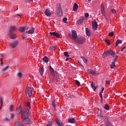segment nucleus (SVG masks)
<instances>
[{
    "instance_id": "1",
    "label": "nucleus",
    "mask_w": 126,
    "mask_h": 126,
    "mask_svg": "<svg viewBox=\"0 0 126 126\" xmlns=\"http://www.w3.org/2000/svg\"><path fill=\"white\" fill-rule=\"evenodd\" d=\"M112 56L113 58H115L116 59V53L112 51V50H109L106 51V52H104L103 53V57L104 58H106V57H108V56Z\"/></svg>"
},
{
    "instance_id": "2",
    "label": "nucleus",
    "mask_w": 126,
    "mask_h": 126,
    "mask_svg": "<svg viewBox=\"0 0 126 126\" xmlns=\"http://www.w3.org/2000/svg\"><path fill=\"white\" fill-rule=\"evenodd\" d=\"M57 13L58 16H63V10H62V7H61V4L58 3L56 8Z\"/></svg>"
},
{
    "instance_id": "3",
    "label": "nucleus",
    "mask_w": 126,
    "mask_h": 126,
    "mask_svg": "<svg viewBox=\"0 0 126 126\" xmlns=\"http://www.w3.org/2000/svg\"><path fill=\"white\" fill-rule=\"evenodd\" d=\"M27 94L29 98H31L32 96V88L31 87H28L26 90V95L27 96Z\"/></svg>"
},
{
    "instance_id": "4",
    "label": "nucleus",
    "mask_w": 126,
    "mask_h": 126,
    "mask_svg": "<svg viewBox=\"0 0 126 126\" xmlns=\"http://www.w3.org/2000/svg\"><path fill=\"white\" fill-rule=\"evenodd\" d=\"M87 72L90 74H92V75H99V73L96 72L95 71L91 69H88L87 70Z\"/></svg>"
},
{
    "instance_id": "5",
    "label": "nucleus",
    "mask_w": 126,
    "mask_h": 126,
    "mask_svg": "<svg viewBox=\"0 0 126 126\" xmlns=\"http://www.w3.org/2000/svg\"><path fill=\"white\" fill-rule=\"evenodd\" d=\"M92 25L93 30L96 31V30H97V27H98V24H97L96 20H94L92 22Z\"/></svg>"
},
{
    "instance_id": "6",
    "label": "nucleus",
    "mask_w": 126,
    "mask_h": 126,
    "mask_svg": "<svg viewBox=\"0 0 126 126\" xmlns=\"http://www.w3.org/2000/svg\"><path fill=\"white\" fill-rule=\"evenodd\" d=\"M85 40H86L85 38L81 37V38H79L78 39H77L76 40V42H77V43H78V44H80L81 45L85 42Z\"/></svg>"
},
{
    "instance_id": "7",
    "label": "nucleus",
    "mask_w": 126,
    "mask_h": 126,
    "mask_svg": "<svg viewBox=\"0 0 126 126\" xmlns=\"http://www.w3.org/2000/svg\"><path fill=\"white\" fill-rule=\"evenodd\" d=\"M118 56L116 55L115 59L114 60V61L112 63V64L110 65L111 68H115L116 67V65L115 64V63H116V61L117 59H118Z\"/></svg>"
},
{
    "instance_id": "8",
    "label": "nucleus",
    "mask_w": 126,
    "mask_h": 126,
    "mask_svg": "<svg viewBox=\"0 0 126 126\" xmlns=\"http://www.w3.org/2000/svg\"><path fill=\"white\" fill-rule=\"evenodd\" d=\"M18 44V42L17 41H15L11 43L10 44V46L11 48H12V49H14V48H15V47L17 46Z\"/></svg>"
},
{
    "instance_id": "9",
    "label": "nucleus",
    "mask_w": 126,
    "mask_h": 126,
    "mask_svg": "<svg viewBox=\"0 0 126 126\" xmlns=\"http://www.w3.org/2000/svg\"><path fill=\"white\" fill-rule=\"evenodd\" d=\"M10 37L11 39L14 40L15 39H16V38H17V35H16V34L14 33L10 32Z\"/></svg>"
},
{
    "instance_id": "10",
    "label": "nucleus",
    "mask_w": 126,
    "mask_h": 126,
    "mask_svg": "<svg viewBox=\"0 0 126 126\" xmlns=\"http://www.w3.org/2000/svg\"><path fill=\"white\" fill-rule=\"evenodd\" d=\"M45 14L46 15V16H51L52 15V13L50 11L49 9H46L45 11Z\"/></svg>"
},
{
    "instance_id": "11",
    "label": "nucleus",
    "mask_w": 126,
    "mask_h": 126,
    "mask_svg": "<svg viewBox=\"0 0 126 126\" xmlns=\"http://www.w3.org/2000/svg\"><path fill=\"white\" fill-rule=\"evenodd\" d=\"M72 36L74 40H75V39H76L77 37V33H76V31H72Z\"/></svg>"
},
{
    "instance_id": "12",
    "label": "nucleus",
    "mask_w": 126,
    "mask_h": 126,
    "mask_svg": "<svg viewBox=\"0 0 126 126\" xmlns=\"http://www.w3.org/2000/svg\"><path fill=\"white\" fill-rule=\"evenodd\" d=\"M100 9L102 16H105V8H104V5H101Z\"/></svg>"
},
{
    "instance_id": "13",
    "label": "nucleus",
    "mask_w": 126,
    "mask_h": 126,
    "mask_svg": "<svg viewBox=\"0 0 126 126\" xmlns=\"http://www.w3.org/2000/svg\"><path fill=\"white\" fill-rule=\"evenodd\" d=\"M56 123L57 124L58 126H64L63 124V122L61 121V120H59V119H56Z\"/></svg>"
},
{
    "instance_id": "14",
    "label": "nucleus",
    "mask_w": 126,
    "mask_h": 126,
    "mask_svg": "<svg viewBox=\"0 0 126 126\" xmlns=\"http://www.w3.org/2000/svg\"><path fill=\"white\" fill-rule=\"evenodd\" d=\"M26 107L27 108V110H31V103H30V102L29 101H28L26 103Z\"/></svg>"
},
{
    "instance_id": "15",
    "label": "nucleus",
    "mask_w": 126,
    "mask_h": 126,
    "mask_svg": "<svg viewBox=\"0 0 126 126\" xmlns=\"http://www.w3.org/2000/svg\"><path fill=\"white\" fill-rule=\"evenodd\" d=\"M83 20H84V17H81L77 22L78 24L79 25H80V24H82V23H83Z\"/></svg>"
},
{
    "instance_id": "16",
    "label": "nucleus",
    "mask_w": 126,
    "mask_h": 126,
    "mask_svg": "<svg viewBox=\"0 0 126 126\" xmlns=\"http://www.w3.org/2000/svg\"><path fill=\"white\" fill-rule=\"evenodd\" d=\"M49 69L50 71V74H51L52 76L55 75V70H54V68H53L52 66H50Z\"/></svg>"
},
{
    "instance_id": "17",
    "label": "nucleus",
    "mask_w": 126,
    "mask_h": 126,
    "mask_svg": "<svg viewBox=\"0 0 126 126\" xmlns=\"http://www.w3.org/2000/svg\"><path fill=\"white\" fill-rule=\"evenodd\" d=\"M17 111L19 113V114H20L22 112V108H21V106L18 105L17 106Z\"/></svg>"
},
{
    "instance_id": "18",
    "label": "nucleus",
    "mask_w": 126,
    "mask_h": 126,
    "mask_svg": "<svg viewBox=\"0 0 126 126\" xmlns=\"http://www.w3.org/2000/svg\"><path fill=\"white\" fill-rule=\"evenodd\" d=\"M78 8V5L76 3H75L73 6V11H76Z\"/></svg>"
},
{
    "instance_id": "19",
    "label": "nucleus",
    "mask_w": 126,
    "mask_h": 126,
    "mask_svg": "<svg viewBox=\"0 0 126 126\" xmlns=\"http://www.w3.org/2000/svg\"><path fill=\"white\" fill-rule=\"evenodd\" d=\"M86 34L87 36H91V32H90V31H89V28H86Z\"/></svg>"
},
{
    "instance_id": "20",
    "label": "nucleus",
    "mask_w": 126,
    "mask_h": 126,
    "mask_svg": "<svg viewBox=\"0 0 126 126\" xmlns=\"http://www.w3.org/2000/svg\"><path fill=\"white\" fill-rule=\"evenodd\" d=\"M68 122L71 124H74L75 123V119L74 118H70L68 119Z\"/></svg>"
},
{
    "instance_id": "21",
    "label": "nucleus",
    "mask_w": 126,
    "mask_h": 126,
    "mask_svg": "<svg viewBox=\"0 0 126 126\" xmlns=\"http://www.w3.org/2000/svg\"><path fill=\"white\" fill-rule=\"evenodd\" d=\"M92 88L93 89L94 91H96V89L98 88V86L94 85L93 83H92L91 84Z\"/></svg>"
},
{
    "instance_id": "22",
    "label": "nucleus",
    "mask_w": 126,
    "mask_h": 126,
    "mask_svg": "<svg viewBox=\"0 0 126 126\" xmlns=\"http://www.w3.org/2000/svg\"><path fill=\"white\" fill-rule=\"evenodd\" d=\"M15 29H16V27L11 26L10 29L9 33H11L12 31H15Z\"/></svg>"
},
{
    "instance_id": "23",
    "label": "nucleus",
    "mask_w": 126,
    "mask_h": 126,
    "mask_svg": "<svg viewBox=\"0 0 126 126\" xmlns=\"http://www.w3.org/2000/svg\"><path fill=\"white\" fill-rule=\"evenodd\" d=\"M43 61L45 63H49V58H48V57H47V56H45L43 58Z\"/></svg>"
},
{
    "instance_id": "24",
    "label": "nucleus",
    "mask_w": 126,
    "mask_h": 126,
    "mask_svg": "<svg viewBox=\"0 0 126 126\" xmlns=\"http://www.w3.org/2000/svg\"><path fill=\"white\" fill-rule=\"evenodd\" d=\"M26 30V28H24V27H20L19 29V31H20V32H25Z\"/></svg>"
},
{
    "instance_id": "25",
    "label": "nucleus",
    "mask_w": 126,
    "mask_h": 126,
    "mask_svg": "<svg viewBox=\"0 0 126 126\" xmlns=\"http://www.w3.org/2000/svg\"><path fill=\"white\" fill-rule=\"evenodd\" d=\"M9 66L8 65H6V66L4 67L3 69L1 70V72L3 73L5 71V70H7V68H8Z\"/></svg>"
},
{
    "instance_id": "26",
    "label": "nucleus",
    "mask_w": 126,
    "mask_h": 126,
    "mask_svg": "<svg viewBox=\"0 0 126 126\" xmlns=\"http://www.w3.org/2000/svg\"><path fill=\"white\" fill-rule=\"evenodd\" d=\"M39 72L40 73L41 75H43L44 74V68H40L39 70Z\"/></svg>"
},
{
    "instance_id": "27",
    "label": "nucleus",
    "mask_w": 126,
    "mask_h": 126,
    "mask_svg": "<svg viewBox=\"0 0 126 126\" xmlns=\"http://www.w3.org/2000/svg\"><path fill=\"white\" fill-rule=\"evenodd\" d=\"M49 49L50 51H51L52 52H54V51H55L56 50V47L54 46H51L50 48H49Z\"/></svg>"
},
{
    "instance_id": "28",
    "label": "nucleus",
    "mask_w": 126,
    "mask_h": 126,
    "mask_svg": "<svg viewBox=\"0 0 126 126\" xmlns=\"http://www.w3.org/2000/svg\"><path fill=\"white\" fill-rule=\"evenodd\" d=\"M53 126V121L51 120L48 122V123L46 125V126Z\"/></svg>"
},
{
    "instance_id": "29",
    "label": "nucleus",
    "mask_w": 126,
    "mask_h": 126,
    "mask_svg": "<svg viewBox=\"0 0 126 126\" xmlns=\"http://www.w3.org/2000/svg\"><path fill=\"white\" fill-rule=\"evenodd\" d=\"M122 41L119 39L116 42V46L117 47L118 46V45H119V44H121Z\"/></svg>"
},
{
    "instance_id": "30",
    "label": "nucleus",
    "mask_w": 126,
    "mask_h": 126,
    "mask_svg": "<svg viewBox=\"0 0 126 126\" xmlns=\"http://www.w3.org/2000/svg\"><path fill=\"white\" fill-rule=\"evenodd\" d=\"M81 58L82 59V60H83L84 63H87V60H86V59H85V58L84 57L82 56L81 57Z\"/></svg>"
},
{
    "instance_id": "31",
    "label": "nucleus",
    "mask_w": 126,
    "mask_h": 126,
    "mask_svg": "<svg viewBox=\"0 0 126 126\" xmlns=\"http://www.w3.org/2000/svg\"><path fill=\"white\" fill-rule=\"evenodd\" d=\"M8 116L10 117L9 119L11 120V119H13V118H14V114H10L8 115Z\"/></svg>"
},
{
    "instance_id": "32",
    "label": "nucleus",
    "mask_w": 126,
    "mask_h": 126,
    "mask_svg": "<svg viewBox=\"0 0 126 126\" xmlns=\"http://www.w3.org/2000/svg\"><path fill=\"white\" fill-rule=\"evenodd\" d=\"M26 33H28V34H32V28H31V30L28 31H26Z\"/></svg>"
},
{
    "instance_id": "33",
    "label": "nucleus",
    "mask_w": 126,
    "mask_h": 126,
    "mask_svg": "<svg viewBox=\"0 0 126 126\" xmlns=\"http://www.w3.org/2000/svg\"><path fill=\"white\" fill-rule=\"evenodd\" d=\"M10 112H13V105H11L9 107Z\"/></svg>"
},
{
    "instance_id": "34",
    "label": "nucleus",
    "mask_w": 126,
    "mask_h": 126,
    "mask_svg": "<svg viewBox=\"0 0 126 126\" xmlns=\"http://www.w3.org/2000/svg\"><path fill=\"white\" fill-rule=\"evenodd\" d=\"M102 93H103L101 92L99 93V97H100L101 101H103V95H102Z\"/></svg>"
},
{
    "instance_id": "35",
    "label": "nucleus",
    "mask_w": 126,
    "mask_h": 126,
    "mask_svg": "<svg viewBox=\"0 0 126 126\" xmlns=\"http://www.w3.org/2000/svg\"><path fill=\"white\" fill-rule=\"evenodd\" d=\"M104 109H105V110H107L108 111L109 109V105L108 104L105 105L104 106Z\"/></svg>"
},
{
    "instance_id": "36",
    "label": "nucleus",
    "mask_w": 126,
    "mask_h": 126,
    "mask_svg": "<svg viewBox=\"0 0 126 126\" xmlns=\"http://www.w3.org/2000/svg\"><path fill=\"white\" fill-rule=\"evenodd\" d=\"M64 55L65 57H69V56L68 55V52H64Z\"/></svg>"
},
{
    "instance_id": "37",
    "label": "nucleus",
    "mask_w": 126,
    "mask_h": 126,
    "mask_svg": "<svg viewBox=\"0 0 126 126\" xmlns=\"http://www.w3.org/2000/svg\"><path fill=\"white\" fill-rule=\"evenodd\" d=\"M66 21H67V18H64L63 19V22H64V23H66Z\"/></svg>"
},
{
    "instance_id": "38",
    "label": "nucleus",
    "mask_w": 126,
    "mask_h": 126,
    "mask_svg": "<svg viewBox=\"0 0 126 126\" xmlns=\"http://www.w3.org/2000/svg\"><path fill=\"white\" fill-rule=\"evenodd\" d=\"M109 36H110V37H112L113 36H114V32H110L109 33Z\"/></svg>"
},
{
    "instance_id": "39",
    "label": "nucleus",
    "mask_w": 126,
    "mask_h": 126,
    "mask_svg": "<svg viewBox=\"0 0 126 126\" xmlns=\"http://www.w3.org/2000/svg\"><path fill=\"white\" fill-rule=\"evenodd\" d=\"M55 37H57V38H60V34L58 33H55V35H54Z\"/></svg>"
},
{
    "instance_id": "40",
    "label": "nucleus",
    "mask_w": 126,
    "mask_h": 126,
    "mask_svg": "<svg viewBox=\"0 0 126 126\" xmlns=\"http://www.w3.org/2000/svg\"><path fill=\"white\" fill-rule=\"evenodd\" d=\"M50 34L51 35V36H55L56 34V32H50Z\"/></svg>"
},
{
    "instance_id": "41",
    "label": "nucleus",
    "mask_w": 126,
    "mask_h": 126,
    "mask_svg": "<svg viewBox=\"0 0 126 126\" xmlns=\"http://www.w3.org/2000/svg\"><path fill=\"white\" fill-rule=\"evenodd\" d=\"M111 12H112V13H114V14L116 13V10H115V9H111Z\"/></svg>"
},
{
    "instance_id": "42",
    "label": "nucleus",
    "mask_w": 126,
    "mask_h": 126,
    "mask_svg": "<svg viewBox=\"0 0 126 126\" xmlns=\"http://www.w3.org/2000/svg\"><path fill=\"white\" fill-rule=\"evenodd\" d=\"M76 83L77 85H78V86H80V82H79V81H76Z\"/></svg>"
},
{
    "instance_id": "43",
    "label": "nucleus",
    "mask_w": 126,
    "mask_h": 126,
    "mask_svg": "<svg viewBox=\"0 0 126 126\" xmlns=\"http://www.w3.org/2000/svg\"><path fill=\"white\" fill-rule=\"evenodd\" d=\"M105 42H106V43L108 44V45H110V41H109V40H108V39H106L105 40Z\"/></svg>"
},
{
    "instance_id": "44",
    "label": "nucleus",
    "mask_w": 126,
    "mask_h": 126,
    "mask_svg": "<svg viewBox=\"0 0 126 126\" xmlns=\"http://www.w3.org/2000/svg\"><path fill=\"white\" fill-rule=\"evenodd\" d=\"M126 46H124V47L122 48L121 49V52H124V50H126Z\"/></svg>"
},
{
    "instance_id": "45",
    "label": "nucleus",
    "mask_w": 126,
    "mask_h": 126,
    "mask_svg": "<svg viewBox=\"0 0 126 126\" xmlns=\"http://www.w3.org/2000/svg\"><path fill=\"white\" fill-rule=\"evenodd\" d=\"M0 61L1 62L0 63L1 66H2V65L3 64V62H2V58L0 59Z\"/></svg>"
},
{
    "instance_id": "46",
    "label": "nucleus",
    "mask_w": 126,
    "mask_h": 126,
    "mask_svg": "<svg viewBox=\"0 0 126 126\" xmlns=\"http://www.w3.org/2000/svg\"><path fill=\"white\" fill-rule=\"evenodd\" d=\"M85 17H86V18H88V17H89V13H86L85 14Z\"/></svg>"
},
{
    "instance_id": "47",
    "label": "nucleus",
    "mask_w": 126,
    "mask_h": 126,
    "mask_svg": "<svg viewBox=\"0 0 126 126\" xmlns=\"http://www.w3.org/2000/svg\"><path fill=\"white\" fill-rule=\"evenodd\" d=\"M52 105L54 108H56V102L55 101L52 102Z\"/></svg>"
},
{
    "instance_id": "48",
    "label": "nucleus",
    "mask_w": 126,
    "mask_h": 126,
    "mask_svg": "<svg viewBox=\"0 0 126 126\" xmlns=\"http://www.w3.org/2000/svg\"><path fill=\"white\" fill-rule=\"evenodd\" d=\"M18 75L19 77H21L22 76V73L21 72H19L18 73Z\"/></svg>"
},
{
    "instance_id": "49",
    "label": "nucleus",
    "mask_w": 126,
    "mask_h": 126,
    "mask_svg": "<svg viewBox=\"0 0 126 126\" xmlns=\"http://www.w3.org/2000/svg\"><path fill=\"white\" fill-rule=\"evenodd\" d=\"M111 83V81L108 80L106 81V84H110Z\"/></svg>"
},
{
    "instance_id": "50",
    "label": "nucleus",
    "mask_w": 126,
    "mask_h": 126,
    "mask_svg": "<svg viewBox=\"0 0 126 126\" xmlns=\"http://www.w3.org/2000/svg\"><path fill=\"white\" fill-rule=\"evenodd\" d=\"M69 60H71V58H66L65 59L66 62H68V61H69Z\"/></svg>"
},
{
    "instance_id": "51",
    "label": "nucleus",
    "mask_w": 126,
    "mask_h": 126,
    "mask_svg": "<svg viewBox=\"0 0 126 126\" xmlns=\"http://www.w3.org/2000/svg\"><path fill=\"white\" fill-rule=\"evenodd\" d=\"M9 119L7 118H6L5 119H4V121H6L7 122H8L9 121Z\"/></svg>"
},
{
    "instance_id": "52",
    "label": "nucleus",
    "mask_w": 126,
    "mask_h": 126,
    "mask_svg": "<svg viewBox=\"0 0 126 126\" xmlns=\"http://www.w3.org/2000/svg\"><path fill=\"white\" fill-rule=\"evenodd\" d=\"M0 102H1V104H2V98L0 97Z\"/></svg>"
},
{
    "instance_id": "53",
    "label": "nucleus",
    "mask_w": 126,
    "mask_h": 126,
    "mask_svg": "<svg viewBox=\"0 0 126 126\" xmlns=\"http://www.w3.org/2000/svg\"><path fill=\"white\" fill-rule=\"evenodd\" d=\"M17 15H18V16H20V17H21V18H22V17H23V15H21V14H20V15L18 14Z\"/></svg>"
},
{
    "instance_id": "54",
    "label": "nucleus",
    "mask_w": 126,
    "mask_h": 126,
    "mask_svg": "<svg viewBox=\"0 0 126 126\" xmlns=\"http://www.w3.org/2000/svg\"><path fill=\"white\" fill-rule=\"evenodd\" d=\"M104 88H102V90H101V92H101L102 93H103V91H104Z\"/></svg>"
},
{
    "instance_id": "55",
    "label": "nucleus",
    "mask_w": 126,
    "mask_h": 126,
    "mask_svg": "<svg viewBox=\"0 0 126 126\" xmlns=\"http://www.w3.org/2000/svg\"><path fill=\"white\" fill-rule=\"evenodd\" d=\"M23 40L25 39V36L24 35H22Z\"/></svg>"
},
{
    "instance_id": "56",
    "label": "nucleus",
    "mask_w": 126,
    "mask_h": 126,
    "mask_svg": "<svg viewBox=\"0 0 126 126\" xmlns=\"http://www.w3.org/2000/svg\"><path fill=\"white\" fill-rule=\"evenodd\" d=\"M33 32H34V29L32 28V33H33Z\"/></svg>"
},
{
    "instance_id": "57",
    "label": "nucleus",
    "mask_w": 126,
    "mask_h": 126,
    "mask_svg": "<svg viewBox=\"0 0 126 126\" xmlns=\"http://www.w3.org/2000/svg\"><path fill=\"white\" fill-rule=\"evenodd\" d=\"M99 118H100V119H103V116H100L99 117Z\"/></svg>"
},
{
    "instance_id": "58",
    "label": "nucleus",
    "mask_w": 126,
    "mask_h": 126,
    "mask_svg": "<svg viewBox=\"0 0 126 126\" xmlns=\"http://www.w3.org/2000/svg\"><path fill=\"white\" fill-rule=\"evenodd\" d=\"M89 0V1H91L92 0Z\"/></svg>"
},
{
    "instance_id": "59",
    "label": "nucleus",
    "mask_w": 126,
    "mask_h": 126,
    "mask_svg": "<svg viewBox=\"0 0 126 126\" xmlns=\"http://www.w3.org/2000/svg\"><path fill=\"white\" fill-rule=\"evenodd\" d=\"M1 57H3V55H1Z\"/></svg>"
},
{
    "instance_id": "60",
    "label": "nucleus",
    "mask_w": 126,
    "mask_h": 126,
    "mask_svg": "<svg viewBox=\"0 0 126 126\" xmlns=\"http://www.w3.org/2000/svg\"><path fill=\"white\" fill-rule=\"evenodd\" d=\"M117 54H119V52H117Z\"/></svg>"
}]
</instances>
